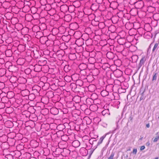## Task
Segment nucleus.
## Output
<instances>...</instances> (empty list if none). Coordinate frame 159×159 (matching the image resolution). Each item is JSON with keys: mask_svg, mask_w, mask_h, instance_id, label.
Returning <instances> with one entry per match:
<instances>
[{"mask_svg": "<svg viewBox=\"0 0 159 159\" xmlns=\"http://www.w3.org/2000/svg\"><path fill=\"white\" fill-rule=\"evenodd\" d=\"M7 99V98H6V97H4V98H3L2 99H1V101H2V102L3 103H7V101H4V99Z\"/></svg>", "mask_w": 159, "mask_h": 159, "instance_id": "f8f14e48", "label": "nucleus"}, {"mask_svg": "<svg viewBox=\"0 0 159 159\" xmlns=\"http://www.w3.org/2000/svg\"><path fill=\"white\" fill-rule=\"evenodd\" d=\"M6 56L8 57H10L12 55V52L11 50H7L5 52Z\"/></svg>", "mask_w": 159, "mask_h": 159, "instance_id": "20e7f679", "label": "nucleus"}, {"mask_svg": "<svg viewBox=\"0 0 159 159\" xmlns=\"http://www.w3.org/2000/svg\"><path fill=\"white\" fill-rule=\"evenodd\" d=\"M83 150L85 151V150L84 149H83Z\"/></svg>", "mask_w": 159, "mask_h": 159, "instance_id": "b1692460", "label": "nucleus"}, {"mask_svg": "<svg viewBox=\"0 0 159 159\" xmlns=\"http://www.w3.org/2000/svg\"><path fill=\"white\" fill-rule=\"evenodd\" d=\"M71 26H73V25H77L76 23H74V24H72L70 25Z\"/></svg>", "mask_w": 159, "mask_h": 159, "instance_id": "2eb2a0df", "label": "nucleus"}, {"mask_svg": "<svg viewBox=\"0 0 159 159\" xmlns=\"http://www.w3.org/2000/svg\"><path fill=\"white\" fill-rule=\"evenodd\" d=\"M32 143H37L35 141H33L31 142V144Z\"/></svg>", "mask_w": 159, "mask_h": 159, "instance_id": "f3484780", "label": "nucleus"}, {"mask_svg": "<svg viewBox=\"0 0 159 159\" xmlns=\"http://www.w3.org/2000/svg\"><path fill=\"white\" fill-rule=\"evenodd\" d=\"M33 94H31L30 95L29 97H29H30V96H31L32 95H33V96H34V95Z\"/></svg>", "mask_w": 159, "mask_h": 159, "instance_id": "aec40b11", "label": "nucleus"}, {"mask_svg": "<svg viewBox=\"0 0 159 159\" xmlns=\"http://www.w3.org/2000/svg\"><path fill=\"white\" fill-rule=\"evenodd\" d=\"M114 155V153L113 152H112L110 157L108 158V159H113V157Z\"/></svg>", "mask_w": 159, "mask_h": 159, "instance_id": "1a4fd4ad", "label": "nucleus"}, {"mask_svg": "<svg viewBox=\"0 0 159 159\" xmlns=\"http://www.w3.org/2000/svg\"><path fill=\"white\" fill-rule=\"evenodd\" d=\"M145 61L144 57H143L140 61V63L142 64H143Z\"/></svg>", "mask_w": 159, "mask_h": 159, "instance_id": "9d476101", "label": "nucleus"}, {"mask_svg": "<svg viewBox=\"0 0 159 159\" xmlns=\"http://www.w3.org/2000/svg\"><path fill=\"white\" fill-rule=\"evenodd\" d=\"M93 120L96 123H98L100 121V119L99 117H97L94 118Z\"/></svg>", "mask_w": 159, "mask_h": 159, "instance_id": "0eeeda50", "label": "nucleus"}, {"mask_svg": "<svg viewBox=\"0 0 159 159\" xmlns=\"http://www.w3.org/2000/svg\"><path fill=\"white\" fill-rule=\"evenodd\" d=\"M48 38L45 37H41L40 38V41L43 44H45L47 41Z\"/></svg>", "mask_w": 159, "mask_h": 159, "instance_id": "7ed1b4c3", "label": "nucleus"}, {"mask_svg": "<svg viewBox=\"0 0 159 159\" xmlns=\"http://www.w3.org/2000/svg\"><path fill=\"white\" fill-rule=\"evenodd\" d=\"M104 138V137L103 136H102L101 137L99 140V141L98 142V144H101L102 143Z\"/></svg>", "mask_w": 159, "mask_h": 159, "instance_id": "6e6552de", "label": "nucleus"}, {"mask_svg": "<svg viewBox=\"0 0 159 159\" xmlns=\"http://www.w3.org/2000/svg\"><path fill=\"white\" fill-rule=\"evenodd\" d=\"M159 43H156L155 44V45L153 47V48L152 49V51L153 52H154V51L158 48V46Z\"/></svg>", "mask_w": 159, "mask_h": 159, "instance_id": "423d86ee", "label": "nucleus"}, {"mask_svg": "<svg viewBox=\"0 0 159 159\" xmlns=\"http://www.w3.org/2000/svg\"><path fill=\"white\" fill-rule=\"evenodd\" d=\"M146 145L148 146H149L150 145L149 143V142L147 143H146Z\"/></svg>", "mask_w": 159, "mask_h": 159, "instance_id": "a211bd4d", "label": "nucleus"}, {"mask_svg": "<svg viewBox=\"0 0 159 159\" xmlns=\"http://www.w3.org/2000/svg\"><path fill=\"white\" fill-rule=\"evenodd\" d=\"M80 145V142L77 140H75L72 143V146L75 148H77L79 147Z\"/></svg>", "mask_w": 159, "mask_h": 159, "instance_id": "f03ea898", "label": "nucleus"}, {"mask_svg": "<svg viewBox=\"0 0 159 159\" xmlns=\"http://www.w3.org/2000/svg\"><path fill=\"white\" fill-rule=\"evenodd\" d=\"M101 94L102 96L105 97L107 95L108 93L105 90H103L101 92Z\"/></svg>", "mask_w": 159, "mask_h": 159, "instance_id": "39448f33", "label": "nucleus"}, {"mask_svg": "<svg viewBox=\"0 0 159 159\" xmlns=\"http://www.w3.org/2000/svg\"><path fill=\"white\" fill-rule=\"evenodd\" d=\"M159 139V136H157L153 140V142H156Z\"/></svg>", "mask_w": 159, "mask_h": 159, "instance_id": "9b49d317", "label": "nucleus"}, {"mask_svg": "<svg viewBox=\"0 0 159 159\" xmlns=\"http://www.w3.org/2000/svg\"><path fill=\"white\" fill-rule=\"evenodd\" d=\"M156 77V74H155V75L154 76H153V79H154V78L155 77Z\"/></svg>", "mask_w": 159, "mask_h": 159, "instance_id": "412c9836", "label": "nucleus"}, {"mask_svg": "<svg viewBox=\"0 0 159 159\" xmlns=\"http://www.w3.org/2000/svg\"><path fill=\"white\" fill-rule=\"evenodd\" d=\"M75 43L78 46H81L84 44L83 40L82 39H79L75 41Z\"/></svg>", "mask_w": 159, "mask_h": 159, "instance_id": "f257e3e1", "label": "nucleus"}, {"mask_svg": "<svg viewBox=\"0 0 159 159\" xmlns=\"http://www.w3.org/2000/svg\"><path fill=\"white\" fill-rule=\"evenodd\" d=\"M155 159H158V157H156Z\"/></svg>", "mask_w": 159, "mask_h": 159, "instance_id": "4be33fe9", "label": "nucleus"}, {"mask_svg": "<svg viewBox=\"0 0 159 159\" xmlns=\"http://www.w3.org/2000/svg\"><path fill=\"white\" fill-rule=\"evenodd\" d=\"M145 148V146H141L140 149L141 150H142L144 149Z\"/></svg>", "mask_w": 159, "mask_h": 159, "instance_id": "4468645a", "label": "nucleus"}, {"mask_svg": "<svg viewBox=\"0 0 159 159\" xmlns=\"http://www.w3.org/2000/svg\"><path fill=\"white\" fill-rule=\"evenodd\" d=\"M150 126V125H149V123H148V124H147V125H146V127H147V128H149Z\"/></svg>", "mask_w": 159, "mask_h": 159, "instance_id": "dca6fc26", "label": "nucleus"}, {"mask_svg": "<svg viewBox=\"0 0 159 159\" xmlns=\"http://www.w3.org/2000/svg\"><path fill=\"white\" fill-rule=\"evenodd\" d=\"M137 150L136 149H134L133 150V153L136 154L137 153Z\"/></svg>", "mask_w": 159, "mask_h": 159, "instance_id": "ddd939ff", "label": "nucleus"}, {"mask_svg": "<svg viewBox=\"0 0 159 159\" xmlns=\"http://www.w3.org/2000/svg\"><path fill=\"white\" fill-rule=\"evenodd\" d=\"M68 77H66V76L65 77V78H67Z\"/></svg>", "mask_w": 159, "mask_h": 159, "instance_id": "5701e85b", "label": "nucleus"}, {"mask_svg": "<svg viewBox=\"0 0 159 159\" xmlns=\"http://www.w3.org/2000/svg\"><path fill=\"white\" fill-rule=\"evenodd\" d=\"M16 78L15 77H14V76H13V77H11V80H12V79H13V78Z\"/></svg>", "mask_w": 159, "mask_h": 159, "instance_id": "6ab92c4d", "label": "nucleus"}]
</instances>
